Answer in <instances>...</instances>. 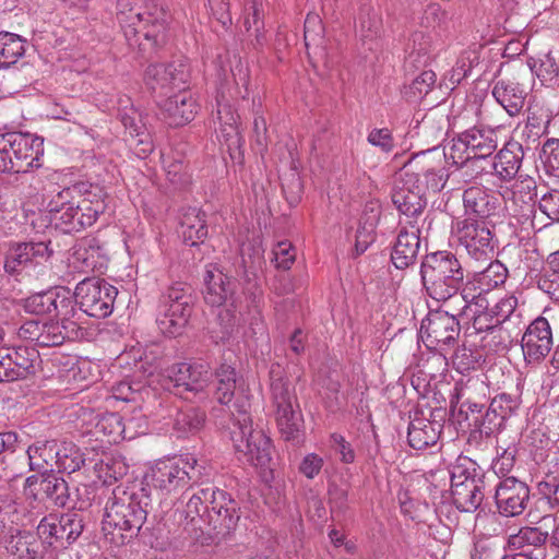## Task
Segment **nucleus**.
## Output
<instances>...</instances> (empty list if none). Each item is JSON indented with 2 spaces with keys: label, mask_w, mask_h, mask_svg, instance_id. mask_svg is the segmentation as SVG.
I'll return each instance as SVG.
<instances>
[{
  "label": "nucleus",
  "mask_w": 559,
  "mask_h": 559,
  "mask_svg": "<svg viewBox=\"0 0 559 559\" xmlns=\"http://www.w3.org/2000/svg\"><path fill=\"white\" fill-rule=\"evenodd\" d=\"M426 193L419 188L408 186L404 177L400 185H396L392 193V202L396 209L409 218H416L426 206Z\"/></svg>",
  "instance_id": "f704fd0d"
},
{
  "label": "nucleus",
  "mask_w": 559,
  "mask_h": 559,
  "mask_svg": "<svg viewBox=\"0 0 559 559\" xmlns=\"http://www.w3.org/2000/svg\"><path fill=\"white\" fill-rule=\"evenodd\" d=\"M116 16L128 40L143 35L152 46L166 43L169 14L156 2L118 0Z\"/></svg>",
  "instance_id": "7ed1b4c3"
},
{
  "label": "nucleus",
  "mask_w": 559,
  "mask_h": 559,
  "mask_svg": "<svg viewBox=\"0 0 559 559\" xmlns=\"http://www.w3.org/2000/svg\"><path fill=\"white\" fill-rule=\"evenodd\" d=\"M199 105L192 94L185 88L169 96L163 104L162 110L168 123L174 127L183 126L194 119Z\"/></svg>",
  "instance_id": "c756f323"
},
{
  "label": "nucleus",
  "mask_w": 559,
  "mask_h": 559,
  "mask_svg": "<svg viewBox=\"0 0 559 559\" xmlns=\"http://www.w3.org/2000/svg\"><path fill=\"white\" fill-rule=\"evenodd\" d=\"M216 119L218 128L217 136L228 148V151L240 148L245 142L239 130V116L235 112L228 103L217 98Z\"/></svg>",
  "instance_id": "7c9ffc66"
},
{
  "label": "nucleus",
  "mask_w": 559,
  "mask_h": 559,
  "mask_svg": "<svg viewBox=\"0 0 559 559\" xmlns=\"http://www.w3.org/2000/svg\"><path fill=\"white\" fill-rule=\"evenodd\" d=\"M51 292L58 294L57 301L53 302L55 311L52 314L60 317L62 320H72L71 317L74 316L75 309L73 306V295L70 289L59 286L51 288Z\"/></svg>",
  "instance_id": "0e129e2a"
},
{
  "label": "nucleus",
  "mask_w": 559,
  "mask_h": 559,
  "mask_svg": "<svg viewBox=\"0 0 559 559\" xmlns=\"http://www.w3.org/2000/svg\"><path fill=\"white\" fill-rule=\"evenodd\" d=\"M84 530V520L79 512H67L45 516L37 526V534L44 543L56 548H67Z\"/></svg>",
  "instance_id": "4468645a"
},
{
  "label": "nucleus",
  "mask_w": 559,
  "mask_h": 559,
  "mask_svg": "<svg viewBox=\"0 0 559 559\" xmlns=\"http://www.w3.org/2000/svg\"><path fill=\"white\" fill-rule=\"evenodd\" d=\"M205 414L195 407H186L177 411L174 418L173 428L178 437L193 435L198 432L204 425Z\"/></svg>",
  "instance_id": "de8ad7c7"
},
{
  "label": "nucleus",
  "mask_w": 559,
  "mask_h": 559,
  "mask_svg": "<svg viewBox=\"0 0 559 559\" xmlns=\"http://www.w3.org/2000/svg\"><path fill=\"white\" fill-rule=\"evenodd\" d=\"M205 213L199 207L189 206L181 210L179 216V234L185 243L197 246L207 237Z\"/></svg>",
  "instance_id": "72a5a7b5"
},
{
  "label": "nucleus",
  "mask_w": 559,
  "mask_h": 559,
  "mask_svg": "<svg viewBox=\"0 0 559 559\" xmlns=\"http://www.w3.org/2000/svg\"><path fill=\"white\" fill-rule=\"evenodd\" d=\"M71 188L59 191L48 203L50 221L57 229L64 234L81 230L80 215L76 203L71 201Z\"/></svg>",
  "instance_id": "b1692460"
},
{
  "label": "nucleus",
  "mask_w": 559,
  "mask_h": 559,
  "mask_svg": "<svg viewBox=\"0 0 559 559\" xmlns=\"http://www.w3.org/2000/svg\"><path fill=\"white\" fill-rule=\"evenodd\" d=\"M552 345L550 323L545 317L539 316L527 325L521 340L525 360L530 364L539 362L549 354Z\"/></svg>",
  "instance_id": "4be33fe9"
},
{
  "label": "nucleus",
  "mask_w": 559,
  "mask_h": 559,
  "mask_svg": "<svg viewBox=\"0 0 559 559\" xmlns=\"http://www.w3.org/2000/svg\"><path fill=\"white\" fill-rule=\"evenodd\" d=\"M117 294V288L105 280L88 277L76 285L74 297L83 312L103 319L112 313Z\"/></svg>",
  "instance_id": "9b49d317"
},
{
  "label": "nucleus",
  "mask_w": 559,
  "mask_h": 559,
  "mask_svg": "<svg viewBox=\"0 0 559 559\" xmlns=\"http://www.w3.org/2000/svg\"><path fill=\"white\" fill-rule=\"evenodd\" d=\"M216 378L215 397L221 404L227 405L235 394L237 385L236 370L230 366L222 365L216 371Z\"/></svg>",
  "instance_id": "5fc2aeb1"
},
{
  "label": "nucleus",
  "mask_w": 559,
  "mask_h": 559,
  "mask_svg": "<svg viewBox=\"0 0 559 559\" xmlns=\"http://www.w3.org/2000/svg\"><path fill=\"white\" fill-rule=\"evenodd\" d=\"M509 272L499 260L491 261L484 270L476 271L473 275L474 283L480 292H490L503 285Z\"/></svg>",
  "instance_id": "c03bdc74"
},
{
  "label": "nucleus",
  "mask_w": 559,
  "mask_h": 559,
  "mask_svg": "<svg viewBox=\"0 0 559 559\" xmlns=\"http://www.w3.org/2000/svg\"><path fill=\"white\" fill-rule=\"evenodd\" d=\"M11 361V367L14 368L16 381L23 380L35 373V361L38 358V353L31 347L20 346L12 349H7Z\"/></svg>",
  "instance_id": "a18cd8bd"
},
{
  "label": "nucleus",
  "mask_w": 559,
  "mask_h": 559,
  "mask_svg": "<svg viewBox=\"0 0 559 559\" xmlns=\"http://www.w3.org/2000/svg\"><path fill=\"white\" fill-rule=\"evenodd\" d=\"M37 540L27 534L11 535L5 540V549L12 559H31L38 552Z\"/></svg>",
  "instance_id": "864d4df0"
},
{
  "label": "nucleus",
  "mask_w": 559,
  "mask_h": 559,
  "mask_svg": "<svg viewBox=\"0 0 559 559\" xmlns=\"http://www.w3.org/2000/svg\"><path fill=\"white\" fill-rule=\"evenodd\" d=\"M536 189L537 186L534 178L530 176H520L519 180L514 185L513 197L516 198L520 195L523 204L530 207L536 197Z\"/></svg>",
  "instance_id": "69168bd1"
},
{
  "label": "nucleus",
  "mask_w": 559,
  "mask_h": 559,
  "mask_svg": "<svg viewBox=\"0 0 559 559\" xmlns=\"http://www.w3.org/2000/svg\"><path fill=\"white\" fill-rule=\"evenodd\" d=\"M58 294L51 289L35 294L25 300V309L35 314H52Z\"/></svg>",
  "instance_id": "680f3d73"
},
{
  "label": "nucleus",
  "mask_w": 559,
  "mask_h": 559,
  "mask_svg": "<svg viewBox=\"0 0 559 559\" xmlns=\"http://www.w3.org/2000/svg\"><path fill=\"white\" fill-rule=\"evenodd\" d=\"M23 495L28 501L49 502L59 508H64L70 500L68 483L53 471L28 476L23 485Z\"/></svg>",
  "instance_id": "2eb2a0df"
},
{
  "label": "nucleus",
  "mask_w": 559,
  "mask_h": 559,
  "mask_svg": "<svg viewBox=\"0 0 559 559\" xmlns=\"http://www.w3.org/2000/svg\"><path fill=\"white\" fill-rule=\"evenodd\" d=\"M48 257V247L44 242L12 243L5 252L4 270L10 275H19L28 266L37 264L40 259Z\"/></svg>",
  "instance_id": "393cba45"
},
{
  "label": "nucleus",
  "mask_w": 559,
  "mask_h": 559,
  "mask_svg": "<svg viewBox=\"0 0 559 559\" xmlns=\"http://www.w3.org/2000/svg\"><path fill=\"white\" fill-rule=\"evenodd\" d=\"M151 502L145 487H116L106 503L102 522L106 539L117 547L133 540L146 521Z\"/></svg>",
  "instance_id": "f257e3e1"
},
{
  "label": "nucleus",
  "mask_w": 559,
  "mask_h": 559,
  "mask_svg": "<svg viewBox=\"0 0 559 559\" xmlns=\"http://www.w3.org/2000/svg\"><path fill=\"white\" fill-rule=\"evenodd\" d=\"M448 310L430 311L421 321L420 337L429 348L443 350L444 347H453L461 333V326L456 317Z\"/></svg>",
  "instance_id": "ddd939ff"
},
{
  "label": "nucleus",
  "mask_w": 559,
  "mask_h": 559,
  "mask_svg": "<svg viewBox=\"0 0 559 559\" xmlns=\"http://www.w3.org/2000/svg\"><path fill=\"white\" fill-rule=\"evenodd\" d=\"M448 152H440L437 148L415 154L404 165V177L408 186L427 191L438 192L447 183L449 173L445 168Z\"/></svg>",
  "instance_id": "6e6552de"
},
{
  "label": "nucleus",
  "mask_w": 559,
  "mask_h": 559,
  "mask_svg": "<svg viewBox=\"0 0 559 559\" xmlns=\"http://www.w3.org/2000/svg\"><path fill=\"white\" fill-rule=\"evenodd\" d=\"M73 191H78L84 195L81 201L76 202L81 229L90 227L106 209L104 201L105 193L98 186L91 185L88 190L85 183L74 186Z\"/></svg>",
  "instance_id": "2f4dec72"
},
{
  "label": "nucleus",
  "mask_w": 559,
  "mask_h": 559,
  "mask_svg": "<svg viewBox=\"0 0 559 559\" xmlns=\"http://www.w3.org/2000/svg\"><path fill=\"white\" fill-rule=\"evenodd\" d=\"M215 487H206L193 493L183 510H176L175 520L191 540H199L207 524L206 506H210Z\"/></svg>",
  "instance_id": "f3484780"
},
{
  "label": "nucleus",
  "mask_w": 559,
  "mask_h": 559,
  "mask_svg": "<svg viewBox=\"0 0 559 559\" xmlns=\"http://www.w3.org/2000/svg\"><path fill=\"white\" fill-rule=\"evenodd\" d=\"M204 300L213 307L227 305L233 300L235 282L216 265H209L204 273ZM234 306V301L230 302Z\"/></svg>",
  "instance_id": "bb28decb"
},
{
  "label": "nucleus",
  "mask_w": 559,
  "mask_h": 559,
  "mask_svg": "<svg viewBox=\"0 0 559 559\" xmlns=\"http://www.w3.org/2000/svg\"><path fill=\"white\" fill-rule=\"evenodd\" d=\"M539 158L545 174L559 180V139H548L542 146Z\"/></svg>",
  "instance_id": "4d7b16f0"
},
{
  "label": "nucleus",
  "mask_w": 559,
  "mask_h": 559,
  "mask_svg": "<svg viewBox=\"0 0 559 559\" xmlns=\"http://www.w3.org/2000/svg\"><path fill=\"white\" fill-rule=\"evenodd\" d=\"M96 427L104 433L112 437L116 441L119 437L133 438L132 435H128L127 426L122 421V418L117 413H110L105 415L96 425Z\"/></svg>",
  "instance_id": "e2e57ef3"
},
{
  "label": "nucleus",
  "mask_w": 559,
  "mask_h": 559,
  "mask_svg": "<svg viewBox=\"0 0 559 559\" xmlns=\"http://www.w3.org/2000/svg\"><path fill=\"white\" fill-rule=\"evenodd\" d=\"M530 501V488L514 476L502 478L496 486L495 502L500 515L513 518L522 514Z\"/></svg>",
  "instance_id": "aec40b11"
},
{
  "label": "nucleus",
  "mask_w": 559,
  "mask_h": 559,
  "mask_svg": "<svg viewBox=\"0 0 559 559\" xmlns=\"http://www.w3.org/2000/svg\"><path fill=\"white\" fill-rule=\"evenodd\" d=\"M437 75L431 70L423 71L405 90V96L411 102H416L426 96L433 87Z\"/></svg>",
  "instance_id": "13d9d810"
},
{
  "label": "nucleus",
  "mask_w": 559,
  "mask_h": 559,
  "mask_svg": "<svg viewBox=\"0 0 559 559\" xmlns=\"http://www.w3.org/2000/svg\"><path fill=\"white\" fill-rule=\"evenodd\" d=\"M22 334L39 347L60 346L66 341L83 336V329L73 320L37 322L27 321L21 328Z\"/></svg>",
  "instance_id": "dca6fc26"
},
{
  "label": "nucleus",
  "mask_w": 559,
  "mask_h": 559,
  "mask_svg": "<svg viewBox=\"0 0 559 559\" xmlns=\"http://www.w3.org/2000/svg\"><path fill=\"white\" fill-rule=\"evenodd\" d=\"M234 424L230 437L236 452L254 467L267 468L272 460L271 439L260 428H253L251 416L241 406L233 413Z\"/></svg>",
  "instance_id": "39448f33"
},
{
  "label": "nucleus",
  "mask_w": 559,
  "mask_h": 559,
  "mask_svg": "<svg viewBox=\"0 0 559 559\" xmlns=\"http://www.w3.org/2000/svg\"><path fill=\"white\" fill-rule=\"evenodd\" d=\"M492 308V313L497 317L496 322L504 323L512 318H521V306L515 294H508L502 297Z\"/></svg>",
  "instance_id": "052dcab7"
},
{
  "label": "nucleus",
  "mask_w": 559,
  "mask_h": 559,
  "mask_svg": "<svg viewBox=\"0 0 559 559\" xmlns=\"http://www.w3.org/2000/svg\"><path fill=\"white\" fill-rule=\"evenodd\" d=\"M189 78V66L182 58L169 63L150 64L144 74L147 87L154 92L159 91L160 94L187 87Z\"/></svg>",
  "instance_id": "a211bd4d"
},
{
  "label": "nucleus",
  "mask_w": 559,
  "mask_h": 559,
  "mask_svg": "<svg viewBox=\"0 0 559 559\" xmlns=\"http://www.w3.org/2000/svg\"><path fill=\"white\" fill-rule=\"evenodd\" d=\"M431 47L432 41L428 35L420 32L413 34L407 62L415 67L426 66L431 58Z\"/></svg>",
  "instance_id": "6e6d98bb"
},
{
  "label": "nucleus",
  "mask_w": 559,
  "mask_h": 559,
  "mask_svg": "<svg viewBox=\"0 0 559 559\" xmlns=\"http://www.w3.org/2000/svg\"><path fill=\"white\" fill-rule=\"evenodd\" d=\"M442 425L423 417H415L408 425V443L415 450L435 445L440 437Z\"/></svg>",
  "instance_id": "58836bf2"
},
{
  "label": "nucleus",
  "mask_w": 559,
  "mask_h": 559,
  "mask_svg": "<svg viewBox=\"0 0 559 559\" xmlns=\"http://www.w3.org/2000/svg\"><path fill=\"white\" fill-rule=\"evenodd\" d=\"M411 229L400 230L391 253L392 263L396 269L404 270L416 263L420 251L419 228L416 221H408Z\"/></svg>",
  "instance_id": "a878e982"
},
{
  "label": "nucleus",
  "mask_w": 559,
  "mask_h": 559,
  "mask_svg": "<svg viewBox=\"0 0 559 559\" xmlns=\"http://www.w3.org/2000/svg\"><path fill=\"white\" fill-rule=\"evenodd\" d=\"M207 525L217 534L235 530L240 519L238 502L226 491L215 488L206 506Z\"/></svg>",
  "instance_id": "412c9836"
},
{
  "label": "nucleus",
  "mask_w": 559,
  "mask_h": 559,
  "mask_svg": "<svg viewBox=\"0 0 559 559\" xmlns=\"http://www.w3.org/2000/svg\"><path fill=\"white\" fill-rule=\"evenodd\" d=\"M491 93L495 99L511 117L518 116L521 112L527 95L522 84L509 79L498 80Z\"/></svg>",
  "instance_id": "c9c22d12"
},
{
  "label": "nucleus",
  "mask_w": 559,
  "mask_h": 559,
  "mask_svg": "<svg viewBox=\"0 0 559 559\" xmlns=\"http://www.w3.org/2000/svg\"><path fill=\"white\" fill-rule=\"evenodd\" d=\"M498 147V136L491 128H469L454 136L449 145V158L467 160L472 157H491Z\"/></svg>",
  "instance_id": "f8f14e48"
},
{
  "label": "nucleus",
  "mask_w": 559,
  "mask_h": 559,
  "mask_svg": "<svg viewBox=\"0 0 559 559\" xmlns=\"http://www.w3.org/2000/svg\"><path fill=\"white\" fill-rule=\"evenodd\" d=\"M499 205V198L483 186H472L463 192L465 213L475 215L478 221H488L497 213Z\"/></svg>",
  "instance_id": "c85d7f7f"
},
{
  "label": "nucleus",
  "mask_w": 559,
  "mask_h": 559,
  "mask_svg": "<svg viewBox=\"0 0 559 559\" xmlns=\"http://www.w3.org/2000/svg\"><path fill=\"white\" fill-rule=\"evenodd\" d=\"M167 378L169 383L176 389L183 391H201L210 379L212 371L206 362H179L167 369Z\"/></svg>",
  "instance_id": "5701e85b"
},
{
  "label": "nucleus",
  "mask_w": 559,
  "mask_h": 559,
  "mask_svg": "<svg viewBox=\"0 0 559 559\" xmlns=\"http://www.w3.org/2000/svg\"><path fill=\"white\" fill-rule=\"evenodd\" d=\"M57 452L55 465L60 473L72 474L85 462L81 450L72 442H58Z\"/></svg>",
  "instance_id": "09e8293b"
},
{
  "label": "nucleus",
  "mask_w": 559,
  "mask_h": 559,
  "mask_svg": "<svg viewBox=\"0 0 559 559\" xmlns=\"http://www.w3.org/2000/svg\"><path fill=\"white\" fill-rule=\"evenodd\" d=\"M73 259L75 263H81L85 272L103 273L108 265L105 243L95 236H86L75 245Z\"/></svg>",
  "instance_id": "cd10ccee"
},
{
  "label": "nucleus",
  "mask_w": 559,
  "mask_h": 559,
  "mask_svg": "<svg viewBox=\"0 0 559 559\" xmlns=\"http://www.w3.org/2000/svg\"><path fill=\"white\" fill-rule=\"evenodd\" d=\"M331 449L340 455V461L344 464L355 462V451L352 444L340 433H332L330 437Z\"/></svg>",
  "instance_id": "338daca9"
},
{
  "label": "nucleus",
  "mask_w": 559,
  "mask_h": 559,
  "mask_svg": "<svg viewBox=\"0 0 559 559\" xmlns=\"http://www.w3.org/2000/svg\"><path fill=\"white\" fill-rule=\"evenodd\" d=\"M548 532H543L539 527H522L516 534L508 538V547L512 550H525V547H540L548 539Z\"/></svg>",
  "instance_id": "603ef678"
},
{
  "label": "nucleus",
  "mask_w": 559,
  "mask_h": 559,
  "mask_svg": "<svg viewBox=\"0 0 559 559\" xmlns=\"http://www.w3.org/2000/svg\"><path fill=\"white\" fill-rule=\"evenodd\" d=\"M380 218V209L370 203L366 205L356 233L355 249L364 253L374 240V230Z\"/></svg>",
  "instance_id": "a19ab883"
},
{
  "label": "nucleus",
  "mask_w": 559,
  "mask_h": 559,
  "mask_svg": "<svg viewBox=\"0 0 559 559\" xmlns=\"http://www.w3.org/2000/svg\"><path fill=\"white\" fill-rule=\"evenodd\" d=\"M44 155L43 139L21 132L0 134V171L27 173L40 166Z\"/></svg>",
  "instance_id": "0eeeda50"
},
{
  "label": "nucleus",
  "mask_w": 559,
  "mask_h": 559,
  "mask_svg": "<svg viewBox=\"0 0 559 559\" xmlns=\"http://www.w3.org/2000/svg\"><path fill=\"white\" fill-rule=\"evenodd\" d=\"M420 276L429 297L439 302H451L456 310L469 308L468 295L461 290L464 271L457 258L449 251L427 254L421 262Z\"/></svg>",
  "instance_id": "f03ea898"
},
{
  "label": "nucleus",
  "mask_w": 559,
  "mask_h": 559,
  "mask_svg": "<svg viewBox=\"0 0 559 559\" xmlns=\"http://www.w3.org/2000/svg\"><path fill=\"white\" fill-rule=\"evenodd\" d=\"M521 405L520 394L499 393L490 402L485 414L473 418L481 435L490 436L503 428L506 421L516 415Z\"/></svg>",
  "instance_id": "6ab92c4d"
},
{
  "label": "nucleus",
  "mask_w": 559,
  "mask_h": 559,
  "mask_svg": "<svg viewBox=\"0 0 559 559\" xmlns=\"http://www.w3.org/2000/svg\"><path fill=\"white\" fill-rule=\"evenodd\" d=\"M481 46L469 47L461 52L455 66L453 67L450 81L453 84H460L462 80L467 78L473 69L479 66Z\"/></svg>",
  "instance_id": "3c124183"
},
{
  "label": "nucleus",
  "mask_w": 559,
  "mask_h": 559,
  "mask_svg": "<svg viewBox=\"0 0 559 559\" xmlns=\"http://www.w3.org/2000/svg\"><path fill=\"white\" fill-rule=\"evenodd\" d=\"M323 465L322 456L317 453H308L300 461L298 471L307 479H313L321 473Z\"/></svg>",
  "instance_id": "774afa93"
},
{
  "label": "nucleus",
  "mask_w": 559,
  "mask_h": 559,
  "mask_svg": "<svg viewBox=\"0 0 559 559\" xmlns=\"http://www.w3.org/2000/svg\"><path fill=\"white\" fill-rule=\"evenodd\" d=\"M451 484H465L472 479H484V473L480 466L472 459L465 455H460L449 466Z\"/></svg>",
  "instance_id": "8fccbe9b"
},
{
  "label": "nucleus",
  "mask_w": 559,
  "mask_h": 559,
  "mask_svg": "<svg viewBox=\"0 0 559 559\" xmlns=\"http://www.w3.org/2000/svg\"><path fill=\"white\" fill-rule=\"evenodd\" d=\"M270 374L271 402L278 430L285 440H296L300 437L304 419L295 389L280 369H272Z\"/></svg>",
  "instance_id": "423d86ee"
},
{
  "label": "nucleus",
  "mask_w": 559,
  "mask_h": 559,
  "mask_svg": "<svg viewBox=\"0 0 559 559\" xmlns=\"http://www.w3.org/2000/svg\"><path fill=\"white\" fill-rule=\"evenodd\" d=\"M451 234L467 255L475 261H486L495 253L496 237L488 221L457 217L452 221Z\"/></svg>",
  "instance_id": "1a4fd4ad"
},
{
  "label": "nucleus",
  "mask_w": 559,
  "mask_h": 559,
  "mask_svg": "<svg viewBox=\"0 0 559 559\" xmlns=\"http://www.w3.org/2000/svg\"><path fill=\"white\" fill-rule=\"evenodd\" d=\"M468 305L471 307L459 311V314L471 310L473 312V328L476 332L493 331L502 324L501 322H496L497 317L492 313V308H487V300L480 293L477 296H473L471 300L468 299Z\"/></svg>",
  "instance_id": "37998d69"
},
{
  "label": "nucleus",
  "mask_w": 559,
  "mask_h": 559,
  "mask_svg": "<svg viewBox=\"0 0 559 559\" xmlns=\"http://www.w3.org/2000/svg\"><path fill=\"white\" fill-rule=\"evenodd\" d=\"M206 468L192 455L156 461L145 473L144 481L163 495L177 492L191 484L201 483Z\"/></svg>",
  "instance_id": "20e7f679"
},
{
  "label": "nucleus",
  "mask_w": 559,
  "mask_h": 559,
  "mask_svg": "<svg viewBox=\"0 0 559 559\" xmlns=\"http://www.w3.org/2000/svg\"><path fill=\"white\" fill-rule=\"evenodd\" d=\"M488 392L489 386L485 381L478 378L468 379L460 388H456L457 402L462 401L461 409L465 407L466 412H469L474 417L480 416Z\"/></svg>",
  "instance_id": "4c0bfd02"
},
{
  "label": "nucleus",
  "mask_w": 559,
  "mask_h": 559,
  "mask_svg": "<svg viewBox=\"0 0 559 559\" xmlns=\"http://www.w3.org/2000/svg\"><path fill=\"white\" fill-rule=\"evenodd\" d=\"M523 157V146L518 142H509L487 165L501 180L510 181L518 175Z\"/></svg>",
  "instance_id": "473e14b6"
},
{
  "label": "nucleus",
  "mask_w": 559,
  "mask_h": 559,
  "mask_svg": "<svg viewBox=\"0 0 559 559\" xmlns=\"http://www.w3.org/2000/svg\"><path fill=\"white\" fill-rule=\"evenodd\" d=\"M26 51V39L22 36L0 32V70H7L15 64Z\"/></svg>",
  "instance_id": "79ce46f5"
},
{
  "label": "nucleus",
  "mask_w": 559,
  "mask_h": 559,
  "mask_svg": "<svg viewBox=\"0 0 559 559\" xmlns=\"http://www.w3.org/2000/svg\"><path fill=\"white\" fill-rule=\"evenodd\" d=\"M537 286L554 299H559V250L548 255Z\"/></svg>",
  "instance_id": "49530a36"
},
{
  "label": "nucleus",
  "mask_w": 559,
  "mask_h": 559,
  "mask_svg": "<svg viewBox=\"0 0 559 559\" xmlns=\"http://www.w3.org/2000/svg\"><path fill=\"white\" fill-rule=\"evenodd\" d=\"M58 441L56 440H36L28 445L26 455L29 471L37 472L39 475L52 472L56 462Z\"/></svg>",
  "instance_id": "ea45409f"
},
{
  "label": "nucleus",
  "mask_w": 559,
  "mask_h": 559,
  "mask_svg": "<svg viewBox=\"0 0 559 559\" xmlns=\"http://www.w3.org/2000/svg\"><path fill=\"white\" fill-rule=\"evenodd\" d=\"M489 157H472L467 160H461L456 158H450L453 164H455L460 171L462 173V177L465 181H469L478 178L485 173H492L487 163H491Z\"/></svg>",
  "instance_id": "bf43d9fd"
},
{
  "label": "nucleus",
  "mask_w": 559,
  "mask_h": 559,
  "mask_svg": "<svg viewBox=\"0 0 559 559\" xmlns=\"http://www.w3.org/2000/svg\"><path fill=\"white\" fill-rule=\"evenodd\" d=\"M485 479L476 478L465 484H451L453 504L462 512L476 511L485 497Z\"/></svg>",
  "instance_id": "e433bc0d"
},
{
  "label": "nucleus",
  "mask_w": 559,
  "mask_h": 559,
  "mask_svg": "<svg viewBox=\"0 0 559 559\" xmlns=\"http://www.w3.org/2000/svg\"><path fill=\"white\" fill-rule=\"evenodd\" d=\"M189 287L175 283L163 294L156 320L159 331L167 336H178L192 313V297Z\"/></svg>",
  "instance_id": "9d476101"
}]
</instances>
